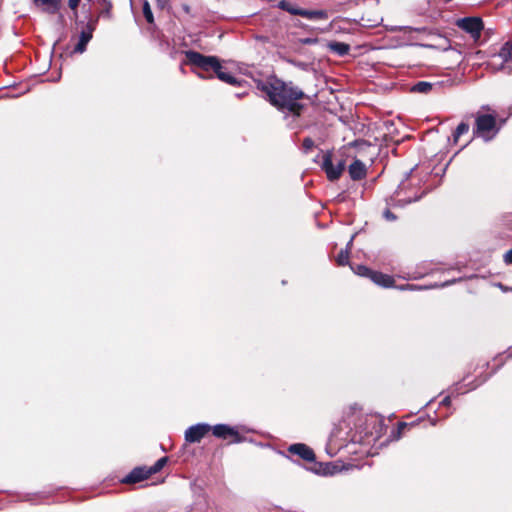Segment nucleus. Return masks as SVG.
Wrapping results in <instances>:
<instances>
[{
	"mask_svg": "<svg viewBox=\"0 0 512 512\" xmlns=\"http://www.w3.org/2000/svg\"><path fill=\"white\" fill-rule=\"evenodd\" d=\"M257 89L263 92L269 103L286 117L290 115L294 121L301 115L304 105L299 101L305 97V94L292 82L270 77L265 81H259Z\"/></svg>",
	"mask_w": 512,
	"mask_h": 512,
	"instance_id": "f257e3e1",
	"label": "nucleus"
},
{
	"mask_svg": "<svg viewBox=\"0 0 512 512\" xmlns=\"http://www.w3.org/2000/svg\"><path fill=\"white\" fill-rule=\"evenodd\" d=\"M186 62L187 64L192 65L196 69L200 71H195V73L200 78H212L213 75L210 74L213 72L218 79L221 81L231 84L237 85L239 84L238 80L231 73L227 72L219 62V59L215 56H206L196 51H186L185 52Z\"/></svg>",
	"mask_w": 512,
	"mask_h": 512,
	"instance_id": "f03ea898",
	"label": "nucleus"
},
{
	"mask_svg": "<svg viewBox=\"0 0 512 512\" xmlns=\"http://www.w3.org/2000/svg\"><path fill=\"white\" fill-rule=\"evenodd\" d=\"M406 175L407 177L401 181L389 198L388 204L393 207H404L420 200L426 193V190L422 187V178L416 174L415 168L411 169Z\"/></svg>",
	"mask_w": 512,
	"mask_h": 512,
	"instance_id": "7ed1b4c3",
	"label": "nucleus"
},
{
	"mask_svg": "<svg viewBox=\"0 0 512 512\" xmlns=\"http://www.w3.org/2000/svg\"><path fill=\"white\" fill-rule=\"evenodd\" d=\"M223 440H229V444L241 443L245 437L237 429L227 424H217L210 426L206 423H199L189 427L185 431V440L189 443H199L209 432Z\"/></svg>",
	"mask_w": 512,
	"mask_h": 512,
	"instance_id": "20e7f679",
	"label": "nucleus"
},
{
	"mask_svg": "<svg viewBox=\"0 0 512 512\" xmlns=\"http://www.w3.org/2000/svg\"><path fill=\"white\" fill-rule=\"evenodd\" d=\"M168 457L164 456L158 459L154 465L150 467L138 466L127 474L121 482L124 484H136L148 479L151 475L158 473L167 464Z\"/></svg>",
	"mask_w": 512,
	"mask_h": 512,
	"instance_id": "39448f33",
	"label": "nucleus"
},
{
	"mask_svg": "<svg viewBox=\"0 0 512 512\" xmlns=\"http://www.w3.org/2000/svg\"><path fill=\"white\" fill-rule=\"evenodd\" d=\"M475 122L474 134L484 141L492 140L499 132L494 115L478 114Z\"/></svg>",
	"mask_w": 512,
	"mask_h": 512,
	"instance_id": "423d86ee",
	"label": "nucleus"
},
{
	"mask_svg": "<svg viewBox=\"0 0 512 512\" xmlns=\"http://www.w3.org/2000/svg\"><path fill=\"white\" fill-rule=\"evenodd\" d=\"M320 166L326 173L327 178L330 181H335L340 178L343 171L345 170V161L340 160L336 165H334L332 162V151L328 150L323 152Z\"/></svg>",
	"mask_w": 512,
	"mask_h": 512,
	"instance_id": "0eeeda50",
	"label": "nucleus"
},
{
	"mask_svg": "<svg viewBox=\"0 0 512 512\" xmlns=\"http://www.w3.org/2000/svg\"><path fill=\"white\" fill-rule=\"evenodd\" d=\"M458 28L469 33L473 38H479L483 30V22L479 17H465L456 21Z\"/></svg>",
	"mask_w": 512,
	"mask_h": 512,
	"instance_id": "6e6552de",
	"label": "nucleus"
},
{
	"mask_svg": "<svg viewBox=\"0 0 512 512\" xmlns=\"http://www.w3.org/2000/svg\"><path fill=\"white\" fill-rule=\"evenodd\" d=\"M290 454L296 455L306 462H315L316 455L312 448L304 443H295L288 447Z\"/></svg>",
	"mask_w": 512,
	"mask_h": 512,
	"instance_id": "1a4fd4ad",
	"label": "nucleus"
},
{
	"mask_svg": "<svg viewBox=\"0 0 512 512\" xmlns=\"http://www.w3.org/2000/svg\"><path fill=\"white\" fill-rule=\"evenodd\" d=\"M95 26L93 23L89 22L86 24L85 28L81 31L79 35V40L76 46L74 47L75 53H83L86 50L87 44L93 37V31Z\"/></svg>",
	"mask_w": 512,
	"mask_h": 512,
	"instance_id": "9d476101",
	"label": "nucleus"
},
{
	"mask_svg": "<svg viewBox=\"0 0 512 512\" xmlns=\"http://www.w3.org/2000/svg\"><path fill=\"white\" fill-rule=\"evenodd\" d=\"M348 173L352 180L359 181L366 177V165L359 159H355L348 167Z\"/></svg>",
	"mask_w": 512,
	"mask_h": 512,
	"instance_id": "9b49d317",
	"label": "nucleus"
},
{
	"mask_svg": "<svg viewBox=\"0 0 512 512\" xmlns=\"http://www.w3.org/2000/svg\"><path fill=\"white\" fill-rule=\"evenodd\" d=\"M36 6L48 14H56L62 7V0H34Z\"/></svg>",
	"mask_w": 512,
	"mask_h": 512,
	"instance_id": "f8f14e48",
	"label": "nucleus"
},
{
	"mask_svg": "<svg viewBox=\"0 0 512 512\" xmlns=\"http://www.w3.org/2000/svg\"><path fill=\"white\" fill-rule=\"evenodd\" d=\"M498 57L502 60L501 68L508 69V72L512 71V67L510 66L509 61L512 59V44L511 42L505 43L499 53Z\"/></svg>",
	"mask_w": 512,
	"mask_h": 512,
	"instance_id": "ddd939ff",
	"label": "nucleus"
},
{
	"mask_svg": "<svg viewBox=\"0 0 512 512\" xmlns=\"http://www.w3.org/2000/svg\"><path fill=\"white\" fill-rule=\"evenodd\" d=\"M370 280L384 288H391L395 285V280L392 276L380 271H374Z\"/></svg>",
	"mask_w": 512,
	"mask_h": 512,
	"instance_id": "4468645a",
	"label": "nucleus"
},
{
	"mask_svg": "<svg viewBox=\"0 0 512 512\" xmlns=\"http://www.w3.org/2000/svg\"><path fill=\"white\" fill-rule=\"evenodd\" d=\"M295 15L302 16L307 19H327L328 15L326 11L324 10H307V9H300L299 11L295 12Z\"/></svg>",
	"mask_w": 512,
	"mask_h": 512,
	"instance_id": "2eb2a0df",
	"label": "nucleus"
},
{
	"mask_svg": "<svg viewBox=\"0 0 512 512\" xmlns=\"http://www.w3.org/2000/svg\"><path fill=\"white\" fill-rule=\"evenodd\" d=\"M328 48L339 56H345L350 51V46L344 42L332 41L328 43Z\"/></svg>",
	"mask_w": 512,
	"mask_h": 512,
	"instance_id": "dca6fc26",
	"label": "nucleus"
},
{
	"mask_svg": "<svg viewBox=\"0 0 512 512\" xmlns=\"http://www.w3.org/2000/svg\"><path fill=\"white\" fill-rule=\"evenodd\" d=\"M315 463V468L313 470L316 473L323 474V475H333L338 471V467L332 463Z\"/></svg>",
	"mask_w": 512,
	"mask_h": 512,
	"instance_id": "f3484780",
	"label": "nucleus"
},
{
	"mask_svg": "<svg viewBox=\"0 0 512 512\" xmlns=\"http://www.w3.org/2000/svg\"><path fill=\"white\" fill-rule=\"evenodd\" d=\"M425 422V420L421 417L417 418L416 420L412 421V422H404V421H401V422H398L397 424V438H400L401 435L404 434V431L406 429H411L415 426H418L420 425L421 423Z\"/></svg>",
	"mask_w": 512,
	"mask_h": 512,
	"instance_id": "a211bd4d",
	"label": "nucleus"
},
{
	"mask_svg": "<svg viewBox=\"0 0 512 512\" xmlns=\"http://www.w3.org/2000/svg\"><path fill=\"white\" fill-rule=\"evenodd\" d=\"M433 84L427 81H419L417 82L411 89L413 92L417 93H428L432 89Z\"/></svg>",
	"mask_w": 512,
	"mask_h": 512,
	"instance_id": "6ab92c4d",
	"label": "nucleus"
},
{
	"mask_svg": "<svg viewBox=\"0 0 512 512\" xmlns=\"http://www.w3.org/2000/svg\"><path fill=\"white\" fill-rule=\"evenodd\" d=\"M355 273L359 276L371 279L374 270L370 269L365 265H357L354 269Z\"/></svg>",
	"mask_w": 512,
	"mask_h": 512,
	"instance_id": "aec40b11",
	"label": "nucleus"
},
{
	"mask_svg": "<svg viewBox=\"0 0 512 512\" xmlns=\"http://www.w3.org/2000/svg\"><path fill=\"white\" fill-rule=\"evenodd\" d=\"M143 15L149 24L154 23L153 13L147 0H145L143 3Z\"/></svg>",
	"mask_w": 512,
	"mask_h": 512,
	"instance_id": "412c9836",
	"label": "nucleus"
},
{
	"mask_svg": "<svg viewBox=\"0 0 512 512\" xmlns=\"http://www.w3.org/2000/svg\"><path fill=\"white\" fill-rule=\"evenodd\" d=\"M336 262L339 266L347 265L349 263V251L347 249L341 250L336 257Z\"/></svg>",
	"mask_w": 512,
	"mask_h": 512,
	"instance_id": "4be33fe9",
	"label": "nucleus"
},
{
	"mask_svg": "<svg viewBox=\"0 0 512 512\" xmlns=\"http://www.w3.org/2000/svg\"><path fill=\"white\" fill-rule=\"evenodd\" d=\"M389 199L387 200L388 207L383 210V218L385 221L392 222L398 219V216L391 211V208H394L393 206L388 204Z\"/></svg>",
	"mask_w": 512,
	"mask_h": 512,
	"instance_id": "5701e85b",
	"label": "nucleus"
},
{
	"mask_svg": "<svg viewBox=\"0 0 512 512\" xmlns=\"http://www.w3.org/2000/svg\"><path fill=\"white\" fill-rule=\"evenodd\" d=\"M468 131H469V125H468L467 123H465V122H461V123L457 126V128H456V130H455V132H454V134H453V137H454L455 142L458 140V138H459L461 135L466 134Z\"/></svg>",
	"mask_w": 512,
	"mask_h": 512,
	"instance_id": "b1692460",
	"label": "nucleus"
},
{
	"mask_svg": "<svg viewBox=\"0 0 512 512\" xmlns=\"http://www.w3.org/2000/svg\"><path fill=\"white\" fill-rule=\"evenodd\" d=\"M279 7L285 11H287L288 13H290L291 15H295V12L296 11H299L301 8H298V7H295L293 4H291L290 2L288 1H280L279 3Z\"/></svg>",
	"mask_w": 512,
	"mask_h": 512,
	"instance_id": "393cba45",
	"label": "nucleus"
},
{
	"mask_svg": "<svg viewBox=\"0 0 512 512\" xmlns=\"http://www.w3.org/2000/svg\"><path fill=\"white\" fill-rule=\"evenodd\" d=\"M302 147L303 151L305 153H308L314 147V141L311 138L307 137L303 140Z\"/></svg>",
	"mask_w": 512,
	"mask_h": 512,
	"instance_id": "a878e982",
	"label": "nucleus"
},
{
	"mask_svg": "<svg viewBox=\"0 0 512 512\" xmlns=\"http://www.w3.org/2000/svg\"><path fill=\"white\" fill-rule=\"evenodd\" d=\"M81 0H68L69 8L74 12V15H77V8L80 4Z\"/></svg>",
	"mask_w": 512,
	"mask_h": 512,
	"instance_id": "bb28decb",
	"label": "nucleus"
},
{
	"mask_svg": "<svg viewBox=\"0 0 512 512\" xmlns=\"http://www.w3.org/2000/svg\"><path fill=\"white\" fill-rule=\"evenodd\" d=\"M156 6L161 10L170 8V0H156Z\"/></svg>",
	"mask_w": 512,
	"mask_h": 512,
	"instance_id": "cd10ccee",
	"label": "nucleus"
},
{
	"mask_svg": "<svg viewBox=\"0 0 512 512\" xmlns=\"http://www.w3.org/2000/svg\"><path fill=\"white\" fill-rule=\"evenodd\" d=\"M393 31H411V30H414V31H422L423 29L422 28H412V27H409V26H398V27H395L392 29Z\"/></svg>",
	"mask_w": 512,
	"mask_h": 512,
	"instance_id": "c85d7f7f",
	"label": "nucleus"
},
{
	"mask_svg": "<svg viewBox=\"0 0 512 512\" xmlns=\"http://www.w3.org/2000/svg\"><path fill=\"white\" fill-rule=\"evenodd\" d=\"M503 260L506 264L512 265V248L504 254Z\"/></svg>",
	"mask_w": 512,
	"mask_h": 512,
	"instance_id": "c756f323",
	"label": "nucleus"
},
{
	"mask_svg": "<svg viewBox=\"0 0 512 512\" xmlns=\"http://www.w3.org/2000/svg\"><path fill=\"white\" fill-rule=\"evenodd\" d=\"M440 404L443 406H449L451 404L450 396L444 397Z\"/></svg>",
	"mask_w": 512,
	"mask_h": 512,
	"instance_id": "7c9ffc66",
	"label": "nucleus"
},
{
	"mask_svg": "<svg viewBox=\"0 0 512 512\" xmlns=\"http://www.w3.org/2000/svg\"><path fill=\"white\" fill-rule=\"evenodd\" d=\"M304 44H313L317 42V39L315 38H306L302 41Z\"/></svg>",
	"mask_w": 512,
	"mask_h": 512,
	"instance_id": "2f4dec72",
	"label": "nucleus"
},
{
	"mask_svg": "<svg viewBox=\"0 0 512 512\" xmlns=\"http://www.w3.org/2000/svg\"><path fill=\"white\" fill-rule=\"evenodd\" d=\"M353 239H354V236H352V238L350 239V241H349V243H348V246L352 244Z\"/></svg>",
	"mask_w": 512,
	"mask_h": 512,
	"instance_id": "473e14b6",
	"label": "nucleus"
},
{
	"mask_svg": "<svg viewBox=\"0 0 512 512\" xmlns=\"http://www.w3.org/2000/svg\"><path fill=\"white\" fill-rule=\"evenodd\" d=\"M184 10L188 12V11H189V7H188V6H185V7H184Z\"/></svg>",
	"mask_w": 512,
	"mask_h": 512,
	"instance_id": "72a5a7b5",
	"label": "nucleus"
},
{
	"mask_svg": "<svg viewBox=\"0 0 512 512\" xmlns=\"http://www.w3.org/2000/svg\"><path fill=\"white\" fill-rule=\"evenodd\" d=\"M288 125H289V126H291V128H294V127H295V125H293V124H291V123H289Z\"/></svg>",
	"mask_w": 512,
	"mask_h": 512,
	"instance_id": "f704fd0d",
	"label": "nucleus"
}]
</instances>
